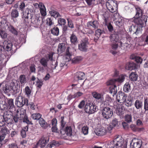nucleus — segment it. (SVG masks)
<instances>
[{"mask_svg":"<svg viewBox=\"0 0 148 148\" xmlns=\"http://www.w3.org/2000/svg\"><path fill=\"white\" fill-rule=\"evenodd\" d=\"M123 90L126 92H128L131 90V87L128 82H126L124 85Z\"/></svg>","mask_w":148,"mask_h":148,"instance_id":"obj_32","label":"nucleus"},{"mask_svg":"<svg viewBox=\"0 0 148 148\" xmlns=\"http://www.w3.org/2000/svg\"><path fill=\"white\" fill-rule=\"evenodd\" d=\"M98 22L97 21H90L87 23V26L88 27H89L90 26H92L95 29L97 28L98 27Z\"/></svg>","mask_w":148,"mask_h":148,"instance_id":"obj_25","label":"nucleus"},{"mask_svg":"<svg viewBox=\"0 0 148 148\" xmlns=\"http://www.w3.org/2000/svg\"><path fill=\"white\" fill-rule=\"evenodd\" d=\"M135 9V7L134 5L132 4H130L125 7V10L129 12L132 11Z\"/></svg>","mask_w":148,"mask_h":148,"instance_id":"obj_34","label":"nucleus"},{"mask_svg":"<svg viewBox=\"0 0 148 148\" xmlns=\"http://www.w3.org/2000/svg\"><path fill=\"white\" fill-rule=\"evenodd\" d=\"M39 123L41 126L44 129H47L49 126V124L42 118L39 120Z\"/></svg>","mask_w":148,"mask_h":148,"instance_id":"obj_24","label":"nucleus"},{"mask_svg":"<svg viewBox=\"0 0 148 148\" xmlns=\"http://www.w3.org/2000/svg\"><path fill=\"white\" fill-rule=\"evenodd\" d=\"M131 59L134 60L137 63L141 64L143 61V59L140 57L137 56L134 54H132L130 57Z\"/></svg>","mask_w":148,"mask_h":148,"instance_id":"obj_23","label":"nucleus"},{"mask_svg":"<svg viewBox=\"0 0 148 148\" xmlns=\"http://www.w3.org/2000/svg\"><path fill=\"white\" fill-rule=\"evenodd\" d=\"M125 68L127 70H132L136 68V65L134 62H130L126 64Z\"/></svg>","mask_w":148,"mask_h":148,"instance_id":"obj_22","label":"nucleus"},{"mask_svg":"<svg viewBox=\"0 0 148 148\" xmlns=\"http://www.w3.org/2000/svg\"><path fill=\"white\" fill-rule=\"evenodd\" d=\"M70 41L72 44L75 45L78 42L77 37L73 33L70 37Z\"/></svg>","mask_w":148,"mask_h":148,"instance_id":"obj_27","label":"nucleus"},{"mask_svg":"<svg viewBox=\"0 0 148 148\" xmlns=\"http://www.w3.org/2000/svg\"><path fill=\"white\" fill-rule=\"evenodd\" d=\"M132 148H140L142 144V141L140 139L134 138L133 139L130 143Z\"/></svg>","mask_w":148,"mask_h":148,"instance_id":"obj_13","label":"nucleus"},{"mask_svg":"<svg viewBox=\"0 0 148 148\" xmlns=\"http://www.w3.org/2000/svg\"><path fill=\"white\" fill-rule=\"evenodd\" d=\"M11 88L8 83L4 82L2 83L1 90L5 93H8L11 90Z\"/></svg>","mask_w":148,"mask_h":148,"instance_id":"obj_17","label":"nucleus"},{"mask_svg":"<svg viewBox=\"0 0 148 148\" xmlns=\"http://www.w3.org/2000/svg\"><path fill=\"white\" fill-rule=\"evenodd\" d=\"M45 22L47 25L49 26H51L54 24L53 21V19L51 18H48L45 21Z\"/></svg>","mask_w":148,"mask_h":148,"instance_id":"obj_50","label":"nucleus"},{"mask_svg":"<svg viewBox=\"0 0 148 148\" xmlns=\"http://www.w3.org/2000/svg\"><path fill=\"white\" fill-rule=\"evenodd\" d=\"M85 77V74L81 72H78L76 73L75 75V77L78 80L83 79Z\"/></svg>","mask_w":148,"mask_h":148,"instance_id":"obj_28","label":"nucleus"},{"mask_svg":"<svg viewBox=\"0 0 148 148\" xmlns=\"http://www.w3.org/2000/svg\"><path fill=\"white\" fill-rule=\"evenodd\" d=\"M64 117L63 116L60 117V120L61 124V128H64L66 123L64 121Z\"/></svg>","mask_w":148,"mask_h":148,"instance_id":"obj_60","label":"nucleus"},{"mask_svg":"<svg viewBox=\"0 0 148 148\" xmlns=\"http://www.w3.org/2000/svg\"><path fill=\"white\" fill-rule=\"evenodd\" d=\"M39 17H37L33 18L32 20V22L36 26H38L40 23V20L39 19Z\"/></svg>","mask_w":148,"mask_h":148,"instance_id":"obj_35","label":"nucleus"},{"mask_svg":"<svg viewBox=\"0 0 148 148\" xmlns=\"http://www.w3.org/2000/svg\"><path fill=\"white\" fill-rule=\"evenodd\" d=\"M95 132V134L98 136H101L102 134L101 130V129H99L98 128H97Z\"/></svg>","mask_w":148,"mask_h":148,"instance_id":"obj_63","label":"nucleus"},{"mask_svg":"<svg viewBox=\"0 0 148 148\" xmlns=\"http://www.w3.org/2000/svg\"><path fill=\"white\" fill-rule=\"evenodd\" d=\"M82 132L84 135H86L88 133V127L86 126H84L82 128Z\"/></svg>","mask_w":148,"mask_h":148,"instance_id":"obj_58","label":"nucleus"},{"mask_svg":"<svg viewBox=\"0 0 148 148\" xmlns=\"http://www.w3.org/2000/svg\"><path fill=\"white\" fill-rule=\"evenodd\" d=\"M111 41L114 43H115L119 40V37L118 35L116 32H114L110 36Z\"/></svg>","mask_w":148,"mask_h":148,"instance_id":"obj_21","label":"nucleus"},{"mask_svg":"<svg viewBox=\"0 0 148 148\" xmlns=\"http://www.w3.org/2000/svg\"><path fill=\"white\" fill-rule=\"evenodd\" d=\"M28 100L22 96H18L16 99L15 104L18 107H21L25 105H28Z\"/></svg>","mask_w":148,"mask_h":148,"instance_id":"obj_4","label":"nucleus"},{"mask_svg":"<svg viewBox=\"0 0 148 148\" xmlns=\"http://www.w3.org/2000/svg\"><path fill=\"white\" fill-rule=\"evenodd\" d=\"M129 78L131 81H136L137 79L138 75L136 73L132 72L130 75Z\"/></svg>","mask_w":148,"mask_h":148,"instance_id":"obj_33","label":"nucleus"},{"mask_svg":"<svg viewBox=\"0 0 148 148\" xmlns=\"http://www.w3.org/2000/svg\"><path fill=\"white\" fill-rule=\"evenodd\" d=\"M42 84V81L41 80L38 79L36 82V85L37 87L39 88L41 87Z\"/></svg>","mask_w":148,"mask_h":148,"instance_id":"obj_64","label":"nucleus"},{"mask_svg":"<svg viewBox=\"0 0 148 148\" xmlns=\"http://www.w3.org/2000/svg\"><path fill=\"white\" fill-rule=\"evenodd\" d=\"M83 94V93L81 92H77L75 93V94L73 95H69L68 97V99L69 100L72 99L74 98L75 97H78L82 96Z\"/></svg>","mask_w":148,"mask_h":148,"instance_id":"obj_30","label":"nucleus"},{"mask_svg":"<svg viewBox=\"0 0 148 148\" xmlns=\"http://www.w3.org/2000/svg\"><path fill=\"white\" fill-rule=\"evenodd\" d=\"M112 114V110L106 106L102 109V116L104 118L108 119L111 117Z\"/></svg>","mask_w":148,"mask_h":148,"instance_id":"obj_10","label":"nucleus"},{"mask_svg":"<svg viewBox=\"0 0 148 148\" xmlns=\"http://www.w3.org/2000/svg\"><path fill=\"white\" fill-rule=\"evenodd\" d=\"M71 55L68 49H67L66 50V60L68 61L70 60L71 59Z\"/></svg>","mask_w":148,"mask_h":148,"instance_id":"obj_56","label":"nucleus"},{"mask_svg":"<svg viewBox=\"0 0 148 148\" xmlns=\"http://www.w3.org/2000/svg\"><path fill=\"white\" fill-rule=\"evenodd\" d=\"M127 142L120 136H115L113 140L108 143L107 148H127Z\"/></svg>","mask_w":148,"mask_h":148,"instance_id":"obj_1","label":"nucleus"},{"mask_svg":"<svg viewBox=\"0 0 148 148\" xmlns=\"http://www.w3.org/2000/svg\"><path fill=\"white\" fill-rule=\"evenodd\" d=\"M19 81L21 84L25 83L26 81V79L25 76L23 75H21L19 78Z\"/></svg>","mask_w":148,"mask_h":148,"instance_id":"obj_51","label":"nucleus"},{"mask_svg":"<svg viewBox=\"0 0 148 148\" xmlns=\"http://www.w3.org/2000/svg\"><path fill=\"white\" fill-rule=\"evenodd\" d=\"M51 32L53 35L57 36L59 34V29L57 27H55L51 29Z\"/></svg>","mask_w":148,"mask_h":148,"instance_id":"obj_36","label":"nucleus"},{"mask_svg":"<svg viewBox=\"0 0 148 148\" xmlns=\"http://www.w3.org/2000/svg\"><path fill=\"white\" fill-rule=\"evenodd\" d=\"M3 45L5 50L12 53V44L11 41L5 40L3 42Z\"/></svg>","mask_w":148,"mask_h":148,"instance_id":"obj_14","label":"nucleus"},{"mask_svg":"<svg viewBox=\"0 0 148 148\" xmlns=\"http://www.w3.org/2000/svg\"><path fill=\"white\" fill-rule=\"evenodd\" d=\"M136 13L135 15L136 17H139L142 15V10L139 8H136Z\"/></svg>","mask_w":148,"mask_h":148,"instance_id":"obj_45","label":"nucleus"},{"mask_svg":"<svg viewBox=\"0 0 148 148\" xmlns=\"http://www.w3.org/2000/svg\"><path fill=\"white\" fill-rule=\"evenodd\" d=\"M66 23V20L64 18H59L58 19V23L60 25H64Z\"/></svg>","mask_w":148,"mask_h":148,"instance_id":"obj_53","label":"nucleus"},{"mask_svg":"<svg viewBox=\"0 0 148 148\" xmlns=\"http://www.w3.org/2000/svg\"><path fill=\"white\" fill-rule=\"evenodd\" d=\"M3 116H4V119L6 123L8 124H11L12 123V119H10V115H7L6 114H4Z\"/></svg>","mask_w":148,"mask_h":148,"instance_id":"obj_31","label":"nucleus"},{"mask_svg":"<svg viewBox=\"0 0 148 148\" xmlns=\"http://www.w3.org/2000/svg\"><path fill=\"white\" fill-rule=\"evenodd\" d=\"M148 17L145 15L142 16L141 17H136L134 19V21L136 24L140 25L141 28L143 27L144 23L147 22Z\"/></svg>","mask_w":148,"mask_h":148,"instance_id":"obj_8","label":"nucleus"},{"mask_svg":"<svg viewBox=\"0 0 148 148\" xmlns=\"http://www.w3.org/2000/svg\"><path fill=\"white\" fill-rule=\"evenodd\" d=\"M49 59L51 61V66L52 69H56L57 70V66L58 65L57 62L55 60H53V54H51L49 55Z\"/></svg>","mask_w":148,"mask_h":148,"instance_id":"obj_19","label":"nucleus"},{"mask_svg":"<svg viewBox=\"0 0 148 148\" xmlns=\"http://www.w3.org/2000/svg\"><path fill=\"white\" fill-rule=\"evenodd\" d=\"M96 106L93 103H87L85 107V111L88 114H91L96 111Z\"/></svg>","mask_w":148,"mask_h":148,"instance_id":"obj_9","label":"nucleus"},{"mask_svg":"<svg viewBox=\"0 0 148 148\" xmlns=\"http://www.w3.org/2000/svg\"><path fill=\"white\" fill-rule=\"evenodd\" d=\"M5 58H0V67L1 68L3 67L5 65L6 61V60H4Z\"/></svg>","mask_w":148,"mask_h":148,"instance_id":"obj_54","label":"nucleus"},{"mask_svg":"<svg viewBox=\"0 0 148 148\" xmlns=\"http://www.w3.org/2000/svg\"><path fill=\"white\" fill-rule=\"evenodd\" d=\"M67 20L69 27L72 29L73 28L74 25L72 21L69 18H67Z\"/></svg>","mask_w":148,"mask_h":148,"instance_id":"obj_61","label":"nucleus"},{"mask_svg":"<svg viewBox=\"0 0 148 148\" xmlns=\"http://www.w3.org/2000/svg\"><path fill=\"white\" fill-rule=\"evenodd\" d=\"M24 110H21L20 112L17 110L16 115L11 120V123H15L17 125L19 123L20 120L23 119V117H24Z\"/></svg>","mask_w":148,"mask_h":148,"instance_id":"obj_3","label":"nucleus"},{"mask_svg":"<svg viewBox=\"0 0 148 148\" xmlns=\"http://www.w3.org/2000/svg\"><path fill=\"white\" fill-rule=\"evenodd\" d=\"M88 39L86 38L82 40L78 45L79 49L82 51L86 52L88 51L89 44Z\"/></svg>","mask_w":148,"mask_h":148,"instance_id":"obj_6","label":"nucleus"},{"mask_svg":"<svg viewBox=\"0 0 148 148\" xmlns=\"http://www.w3.org/2000/svg\"><path fill=\"white\" fill-rule=\"evenodd\" d=\"M82 59V58L81 56H77L72 59V62L73 63H77L81 61Z\"/></svg>","mask_w":148,"mask_h":148,"instance_id":"obj_43","label":"nucleus"},{"mask_svg":"<svg viewBox=\"0 0 148 148\" xmlns=\"http://www.w3.org/2000/svg\"><path fill=\"white\" fill-rule=\"evenodd\" d=\"M124 103H125V105L127 106L130 107L133 104V100L131 99H128L127 100H126V101Z\"/></svg>","mask_w":148,"mask_h":148,"instance_id":"obj_44","label":"nucleus"},{"mask_svg":"<svg viewBox=\"0 0 148 148\" xmlns=\"http://www.w3.org/2000/svg\"><path fill=\"white\" fill-rule=\"evenodd\" d=\"M118 121L116 119H114L112 121L111 125L103 124L102 126V134H106L107 131H109L112 129L114 127L118 125Z\"/></svg>","mask_w":148,"mask_h":148,"instance_id":"obj_2","label":"nucleus"},{"mask_svg":"<svg viewBox=\"0 0 148 148\" xmlns=\"http://www.w3.org/2000/svg\"><path fill=\"white\" fill-rule=\"evenodd\" d=\"M48 141V139L45 137H42L37 144L38 147H43L46 145V143Z\"/></svg>","mask_w":148,"mask_h":148,"instance_id":"obj_18","label":"nucleus"},{"mask_svg":"<svg viewBox=\"0 0 148 148\" xmlns=\"http://www.w3.org/2000/svg\"><path fill=\"white\" fill-rule=\"evenodd\" d=\"M50 13L51 16L55 18H56L60 16L58 12L54 10L51 11Z\"/></svg>","mask_w":148,"mask_h":148,"instance_id":"obj_48","label":"nucleus"},{"mask_svg":"<svg viewBox=\"0 0 148 148\" xmlns=\"http://www.w3.org/2000/svg\"><path fill=\"white\" fill-rule=\"evenodd\" d=\"M101 30L100 29H99L95 31V36L96 38H94V41L96 42L100 36L101 34Z\"/></svg>","mask_w":148,"mask_h":148,"instance_id":"obj_38","label":"nucleus"},{"mask_svg":"<svg viewBox=\"0 0 148 148\" xmlns=\"http://www.w3.org/2000/svg\"><path fill=\"white\" fill-rule=\"evenodd\" d=\"M8 29L12 34L15 35H17V31L11 25H9L8 27Z\"/></svg>","mask_w":148,"mask_h":148,"instance_id":"obj_49","label":"nucleus"},{"mask_svg":"<svg viewBox=\"0 0 148 148\" xmlns=\"http://www.w3.org/2000/svg\"><path fill=\"white\" fill-rule=\"evenodd\" d=\"M106 6L108 10L111 12H114L117 10V5L116 1H115L108 0L106 3Z\"/></svg>","mask_w":148,"mask_h":148,"instance_id":"obj_5","label":"nucleus"},{"mask_svg":"<svg viewBox=\"0 0 148 148\" xmlns=\"http://www.w3.org/2000/svg\"><path fill=\"white\" fill-rule=\"evenodd\" d=\"M25 94L26 95L27 97H29L31 95V93L32 92L31 90L29 87L27 86L25 88Z\"/></svg>","mask_w":148,"mask_h":148,"instance_id":"obj_40","label":"nucleus"},{"mask_svg":"<svg viewBox=\"0 0 148 148\" xmlns=\"http://www.w3.org/2000/svg\"><path fill=\"white\" fill-rule=\"evenodd\" d=\"M19 82L16 80L13 79L10 83L11 88L15 93H17L19 90Z\"/></svg>","mask_w":148,"mask_h":148,"instance_id":"obj_15","label":"nucleus"},{"mask_svg":"<svg viewBox=\"0 0 148 148\" xmlns=\"http://www.w3.org/2000/svg\"><path fill=\"white\" fill-rule=\"evenodd\" d=\"M60 132L63 135L66 134L68 136H71L72 135V130L70 127H67L65 129L64 128H61Z\"/></svg>","mask_w":148,"mask_h":148,"instance_id":"obj_16","label":"nucleus"},{"mask_svg":"<svg viewBox=\"0 0 148 148\" xmlns=\"http://www.w3.org/2000/svg\"><path fill=\"white\" fill-rule=\"evenodd\" d=\"M3 116H0V127L3 126L5 124V122Z\"/></svg>","mask_w":148,"mask_h":148,"instance_id":"obj_57","label":"nucleus"},{"mask_svg":"<svg viewBox=\"0 0 148 148\" xmlns=\"http://www.w3.org/2000/svg\"><path fill=\"white\" fill-rule=\"evenodd\" d=\"M11 15L12 18H16L18 16L19 13L16 10H13L11 13Z\"/></svg>","mask_w":148,"mask_h":148,"instance_id":"obj_42","label":"nucleus"},{"mask_svg":"<svg viewBox=\"0 0 148 148\" xmlns=\"http://www.w3.org/2000/svg\"><path fill=\"white\" fill-rule=\"evenodd\" d=\"M144 109L145 110H148V99L147 98L144 100Z\"/></svg>","mask_w":148,"mask_h":148,"instance_id":"obj_62","label":"nucleus"},{"mask_svg":"<svg viewBox=\"0 0 148 148\" xmlns=\"http://www.w3.org/2000/svg\"><path fill=\"white\" fill-rule=\"evenodd\" d=\"M109 92L114 97L117 93V90L116 85L111 86L109 88Z\"/></svg>","mask_w":148,"mask_h":148,"instance_id":"obj_20","label":"nucleus"},{"mask_svg":"<svg viewBox=\"0 0 148 148\" xmlns=\"http://www.w3.org/2000/svg\"><path fill=\"white\" fill-rule=\"evenodd\" d=\"M5 148H18V147L16 143H12L5 145Z\"/></svg>","mask_w":148,"mask_h":148,"instance_id":"obj_52","label":"nucleus"},{"mask_svg":"<svg viewBox=\"0 0 148 148\" xmlns=\"http://www.w3.org/2000/svg\"><path fill=\"white\" fill-rule=\"evenodd\" d=\"M48 61V60L47 58H42L40 60V62L42 65L45 67L47 66Z\"/></svg>","mask_w":148,"mask_h":148,"instance_id":"obj_39","label":"nucleus"},{"mask_svg":"<svg viewBox=\"0 0 148 148\" xmlns=\"http://www.w3.org/2000/svg\"><path fill=\"white\" fill-rule=\"evenodd\" d=\"M34 5L36 8H39L41 15L45 16L47 14L46 9L44 4L40 2L39 3H35Z\"/></svg>","mask_w":148,"mask_h":148,"instance_id":"obj_11","label":"nucleus"},{"mask_svg":"<svg viewBox=\"0 0 148 148\" xmlns=\"http://www.w3.org/2000/svg\"><path fill=\"white\" fill-rule=\"evenodd\" d=\"M116 82V79H113L108 81L106 83V84L107 86H112L116 85L115 84Z\"/></svg>","mask_w":148,"mask_h":148,"instance_id":"obj_47","label":"nucleus"},{"mask_svg":"<svg viewBox=\"0 0 148 148\" xmlns=\"http://www.w3.org/2000/svg\"><path fill=\"white\" fill-rule=\"evenodd\" d=\"M42 115L38 113H36L32 114L31 117L34 120L39 121L40 119H41Z\"/></svg>","mask_w":148,"mask_h":148,"instance_id":"obj_29","label":"nucleus"},{"mask_svg":"<svg viewBox=\"0 0 148 148\" xmlns=\"http://www.w3.org/2000/svg\"><path fill=\"white\" fill-rule=\"evenodd\" d=\"M112 18L116 26L120 27L123 25V19L122 17L119 16V14L117 13L113 14Z\"/></svg>","mask_w":148,"mask_h":148,"instance_id":"obj_7","label":"nucleus"},{"mask_svg":"<svg viewBox=\"0 0 148 148\" xmlns=\"http://www.w3.org/2000/svg\"><path fill=\"white\" fill-rule=\"evenodd\" d=\"M66 45L64 43H60L58 45L57 51L58 53H60L64 52L66 48Z\"/></svg>","mask_w":148,"mask_h":148,"instance_id":"obj_26","label":"nucleus"},{"mask_svg":"<svg viewBox=\"0 0 148 148\" xmlns=\"http://www.w3.org/2000/svg\"><path fill=\"white\" fill-rule=\"evenodd\" d=\"M134 105L136 108L139 109L142 107V102L138 100H137L135 102Z\"/></svg>","mask_w":148,"mask_h":148,"instance_id":"obj_37","label":"nucleus"},{"mask_svg":"<svg viewBox=\"0 0 148 148\" xmlns=\"http://www.w3.org/2000/svg\"><path fill=\"white\" fill-rule=\"evenodd\" d=\"M125 121L127 123H130L132 122V116L131 115L127 114L125 116Z\"/></svg>","mask_w":148,"mask_h":148,"instance_id":"obj_41","label":"nucleus"},{"mask_svg":"<svg viewBox=\"0 0 148 148\" xmlns=\"http://www.w3.org/2000/svg\"><path fill=\"white\" fill-rule=\"evenodd\" d=\"M125 76L121 75L117 79H116V82L121 83L123 82L125 78Z\"/></svg>","mask_w":148,"mask_h":148,"instance_id":"obj_55","label":"nucleus"},{"mask_svg":"<svg viewBox=\"0 0 148 148\" xmlns=\"http://www.w3.org/2000/svg\"><path fill=\"white\" fill-rule=\"evenodd\" d=\"M127 97V95L124 92L121 91H119L116 96V99L118 102L121 103H124Z\"/></svg>","mask_w":148,"mask_h":148,"instance_id":"obj_12","label":"nucleus"},{"mask_svg":"<svg viewBox=\"0 0 148 148\" xmlns=\"http://www.w3.org/2000/svg\"><path fill=\"white\" fill-rule=\"evenodd\" d=\"M93 97L97 99H99L101 98V94L96 92H94L92 93Z\"/></svg>","mask_w":148,"mask_h":148,"instance_id":"obj_46","label":"nucleus"},{"mask_svg":"<svg viewBox=\"0 0 148 148\" xmlns=\"http://www.w3.org/2000/svg\"><path fill=\"white\" fill-rule=\"evenodd\" d=\"M0 35L3 38H5L7 36V34L5 31L0 30Z\"/></svg>","mask_w":148,"mask_h":148,"instance_id":"obj_59","label":"nucleus"}]
</instances>
